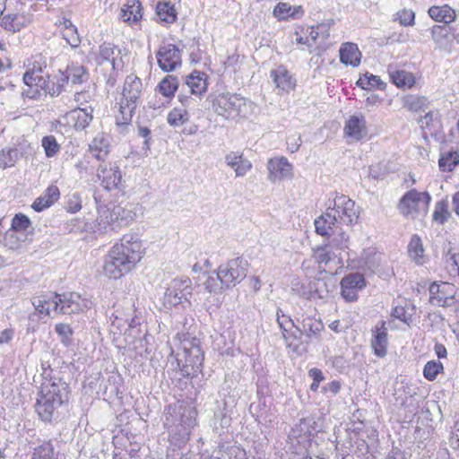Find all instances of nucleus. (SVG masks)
Returning a JSON list of instances; mask_svg holds the SVG:
<instances>
[{"instance_id":"f257e3e1","label":"nucleus","mask_w":459,"mask_h":459,"mask_svg":"<svg viewBox=\"0 0 459 459\" xmlns=\"http://www.w3.org/2000/svg\"><path fill=\"white\" fill-rule=\"evenodd\" d=\"M142 243L133 236H124L106 256L103 271L111 279L129 273L142 259Z\"/></svg>"},{"instance_id":"f03ea898","label":"nucleus","mask_w":459,"mask_h":459,"mask_svg":"<svg viewBox=\"0 0 459 459\" xmlns=\"http://www.w3.org/2000/svg\"><path fill=\"white\" fill-rule=\"evenodd\" d=\"M68 385L60 378L46 379L41 384V390L36 403V411L45 422L55 419L56 411L68 402Z\"/></svg>"},{"instance_id":"7ed1b4c3","label":"nucleus","mask_w":459,"mask_h":459,"mask_svg":"<svg viewBox=\"0 0 459 459\" xmlns=\"http://www.w3.org/2000/svg\"><path fill=\"white\" fill-rule=\"evenodd\" d=\"M179 350L177 352L176 360L183 377H194L202 371L204 359L201 342L196 337L189 334H182Z\"/></svg>"},{"instance_id":"20e7f679","label":"nucleus","mask_w":459,"mask_h":459,"mask_svg":"<svg viewBox=\"0 0 459 459\" xmlns=\"http://www.w3.org/2000/svg\"><path fill=\"white\" fill-rule=\"evenodd\" d=\"M48 300V318L53 317L52 314L71 315L82 312L91 306V302L87 299L82 298L76 292H65L62 294L56 292L44 293Z\"/></svg>"},{"instance_id":"39448f33","label":"nucleus","mask_w":459,"mask_h":459,"mask_svg":"<svg viewBox=\"0 0 459 459\" xmlns=\"http://www.w3.org/2000/svg\"><path fill=\"white\" fill-rule=\"evenodd\" d=\"M164 427L191 429L195 425V411L186 405H169L165 410Z\"/></svg>"},{"instance_id":"423d86ee","label":"nucleus","mask_w":459,"mask_h":459,"mask_svg":"<svg viewBox=\"0 0 459 459\" xmlns=\"http://www.w3.org/2000/svg\"><path fill=\"white\" fill-rule=\"evenodd\" d=\"M247 267V262L242 257L231 259L218 267L227 289L235 287L246 278Z\"/></svg>"},{"instance_id":"0eeeda50","label":"nucleus","mask_w":459,"mask_h":459,"mask_svg":"<svg viewBox=\"0 0 459 459\" xmlns=\"http://www.w3.org/2000/svg\"><path fill=\"white\" fill-rule=\"evenodd\" d=\"M328 210L338 219V223L352 225L358 222L359 212L355 202L344 195H336L333 206H329Z\"/></svg>"},{"instance_id":"6e6552de","label":"nucleus","mask_w":459,"mask_h":459,"mask_svg":"<svg viewBox=\"0 0 459 459\" xmlns=\"http://www.w3.org/2000/svg\"><path fill=\"white\" fill-rule=\"evenodd\" d=\"M431 201L428 192L411 189L406 192L398 204V209L403 216H409L420 209L427 210Z\"/></svg>"},{"instance_id":"1a4fd4ad","label":"nucleus","mask_w":459,"mask_h":459,"mask_svg":"<svg viewBox=\"0 0 459 459\" xmlns=\"http://www.w3.org/2000/svg\"><path fill=\"white\" fill-rule=\"evenodd\" d=\"M244 105V98L238 94L221 93L212 100L214 112L225 118L238 115Z\"/></svg>"},{"instance_id":"9d476101","label":"nucleus","mask_w":459,"mask_h":459,"mask_svg":"<svg viewBox=\"0 0 459 459\" xmlns=\"http://www.w3.org/2000/svg\"><path fill=\"white\" fill-rule=\"evenodd\" d=\"M191 285V281L188 278L173 279L164 293V303L177 306L184 299L187 300V297L192 294Z\"/></svg>"},{"instance_id":"9b49d317","label":"nucleus","mask_w":459,"mask_h":459,"mask_svg":"<svg viewBox=\"0 0 459 459\" xmlns=\"http://www.w3.org/2000/svg\"><path fill=\"white\" fill-rule=\"evenodd\" d=\"M30 302L34 310L28 315L27 333L37 332L40 323H46L48 319V300H46L44 293L32 296Z\"/></svg>"},{"instance_id":"f8f14e48","label":"nucleus","mask_w":459,"mask_h":459,"mask_svg":"<svg viewBox=\"0 0 459 459\" xmlns=\"http://www.w3.org/2000/svg\"><path fill=\"white\" fill-rule=\"evenodd\" d=\"M156 58L159 67L167 73L176 70L182 64L180 49L171 43L160 46Z\"/></svg>"},{"instance_id":"ddd939ff","label":"nucleus","mask_w":459,"mask_h":459,"mask_svg":"<svg viewBox=\"0 0 459 459\" xmlns=\"http://www.w3.org/2000/svg\"><path fill=\"white\" fill-rule=\"evenodd\" d=\"M97 178L107 191L119 189L122 175L119 167L112 163H102L97 169Z\"/></svg>"},{"instance_id":"4468645a","label":"nucleus","mask_w":459,"mask_h":459,"mask_svg":"<svg viewBox=\"0 0 459 459\" xmlns=\"http://www.w3.org/2000/svg\"><path fill=\"white\" fill-rule=\"evenodd\" d=\"M108 213L106 216L107 222L112 230H118L121 228L127 227L136 216L131 205H115Z\"/></svg>"},{"instance_id":"2eb2a0df","label":"nucleus","mask_w":459,"mask_h":459,"mask_svg":"<svg viewBox=\"0 0 459 459\" xmlns=\"http://www.w3.org/2000/svg\"><path fill=\"white\" fill-rule=\"evenodd\" d=\"M142 85L141 79L133 74L128 75L125 80L122 101L130 105L131 108H136L137 100L142 92Z\"/></svg>"},{"instance_id":"dca6fc26","label":"nucleus","mask_w":459,"mask_h":459,"mask_svg":"<svg viewBox=\"0 0 459 459\" xmlns=\"http://www.w3.org/2000/svg\"><path fill=\"white\" fill-rule=\"evenodd\" d=\"M385 325V321H381L372 331L371 348L379 358H384L387 353L388 333Z\"/></svg>"},{"instance_id":"f3484780","label":"nucleus","mask_w":459,"mask_h":459,"mask_svg":"<svg viewBox=\"0 0 459 459\" xmlns=\"http://www.w3.org/2000/svg\"><path fill=\"white\" fill-rule=\"evenodd\" d=\"M269 179L281 180L292 176V165L285 157L271 159L268 161Z\"/></svg>"},{"instance_id":"a211bd4d","label":"nucleus","mask_w":459,"mask_h":459,"mask_svg":"<svg viewBox=\"0 0 459 459\" xmlns=\"http://www.w3.org/2000/svg\"><path fill=\"white\" fill-rule=\"evenodd\" d=\"M344 133L347 136L357 141L367 135V121L362 115H353L346 122Z\"/></svg>"},{"instance_id":"6ab92c4d","label":"nucleus","mask_w":459,"mask_h":459,"mask_svg":"<svg viewBox=\"0 0 459 459\" xmlns=\"http://www.w3.org/2000/svg\"><path fill=\"white\" fill-rule=\"evenodd\" d=\"M276 88L281 91L289 92L296 85V80L283 65H280L270 73Z\"/></svg>"},{"instance_id":"aec40b11","label":"nucleus","mask_w":459,"mask_h":459,"mask_svg":"<svg viewBox=\"0 0 459 459\" xmlns=\"http://www.w3.org/2000/svg\"><path fill=\"white\" fill-rule=\"evenodd\" d=\"M207 74L204 72L195 70L185 78L186 85L191 94L202 95L207 91Z\"/></svg>"},{"instance_id":"412c9836","label":"nucleus","mask_w":459,"mask_h":459,"mask_svg":"<svg viewBox=\"0 0 459 459\" xmlns=\"http://www.w3.org/2000/svg\"><path fill=\"white\" fill-rule=\"evenodd\" d=\"M338 219L327 209L325 214L315 220L316 232L321 236H330L334 233V228L338 229Z\"/></svg>"},{"instance_id":"4be33fe9","label":"nucleus","mask_w":459,"mask_h":459,"mask_svg":"<svg viewBox=\"0 0 459 459\" xmlns=\"http://www.w3.org/2000/svg\"><path fill=\"white\" fill-rule=\"evenodd\" d=\"M340 61L343 65L357 67L360 64L361 53L356 44L346 42L340 48Z\"/></svg>"},{"instance_id":"5701e85b","label":"nucleus","mask_w":459,"mask_h":459,"mask_svg":"<svg viewBox=\"0 0 459 459\" xmlns=\"http://www.w3.org/2000/svg\"><path fill=\"white\" fill-rule=\"evenodd\" d=\"M60 192L56 186H49L44 193L39 196L32 204L31 207L36 212H42L50 207L56 201L59 199Z\"/></svg>"},{"instance_id":"b1692460","label":"nucleus","mask_w":459,"mask_h":459,"mask_svg":"<svg viewBox=\"0 0 459 459\" xmlns=\"http://www.w3.org/2000/svg\"><path fill=\"white\" fill-rule=\"evenodd\" d=\"M225 162L235 170L237 177L245 176L252 167L251 162L245 159L242 154L234 152L226 155Z\"/></svg>"},{"instance_id":"393cba45","label":"nucleus","mask_w":459,"mask_h":459,"mask_svg":"<svg viewBox=\"0 0 459 459\" xmlns=\"http://www.w3.org/2000/svg\"><path fill=\"white\" fill-rule=\"evenodd\" d=\"M452 288V286L448 283L443 282L442 285H439L436 282H433L429 286V302L432 305L438 307H446L447 306L448 296L446 295L447 290Z\"/></svg>"},{"instance_id":"a878e982","label":"nucleus","mask_w":459,"mask_h":459,"mask_svg":"<svg viewBox=\"0 0 459 459\" xmlns=\"http://www.w3.org/2000/svg\"><path fill=\"white\" fill-rule=\"evenodd\" d=\"M47 91L51 97L58 96L67 84V78L65 74L59 70L56 74L48 75Z\"/></svg>"},{"instance_id":"bb28decb","label":"nucleus","mask_w":459,"mask_h":459,"mask_svg":"<svg viewBox=\"0 0 459 459\" xmlns=\"http://www.w3.org/2000/svg\"><path fill=\"white\" fill-rule=\"evenodd\" d=\"M120 17L126 22H136L142 18V4L139 0L128 2L120 10Z\"/></svg>"},{"instance_id":"cd10ccee","label":"nucleus","mask_w":459,"mask_h":459,"mask_svg":"<svg viewBox=\"0 0 459 459\" xmlns=\"http://www.w3.org/2000/svg\"><path fill=\"white\" fill-rule=\"evenodd\" d=\"M169 431V441L176 448H182L189 440L191 429L165 427Z\"/></svg>"},{"instance_id":"c85d7f7f","label":"nucleus","mask_w":459,"mask_h":459,"mask_svg":"<svg viewBox=\"0 0 459 459\" xmlns=\"http://www.w3.org/2000/svg\"><path fill=\"white\" fill-rule=\"evenodd\" d=\"M429 14L433 20L445 24H449L455 19V11L447 4L430 7Z\"/></svg>"},{"instance_id":"c756f323","label":"nucleus","mask_w":459,"mask_h":459,"mask_svg":"<svg viewBox=\"0 0 459 459\" xmlns=\"http://www.w3.org/2000/svg\"><path fill=\"white\" fill-rule=\"evenodd\" d=\"M390 79L397 87H411L415 83L414 76L405 70L388 68Z\"/></svg>"},{"instance_id":"7c9ffc66","label":"nucleus","mask_w":459,"mask_h":459,"mask_svg":"<svg viewBox=\"0 0 459 459\" xmlns=\"http://www.w3.org/2000/svg\"><path fill=\"white\" fill-rule=\"evenodd\" d=\"M89 149L92 156L100 161H105L109 153V144L102 136L95 137Z\"/></svg>"},{"instance_id":"2f4dec72","label":"nucleus","mask_w":459,"mask_h":459,"mask_svg":"<svg viewBox=\"0 0 459 459\" xmlns=\"http://www.w3.org/2000/svg\"><path fill=\"white\" fill-rule=\"evenodd\" d=\"M452 217L447 199L437 202L432 214V220L439 225H444Z\"/></svg>"},{"instance_id":"473e14b6","label":"nucleus","mask_w":459,"mask_h":459,"mask_svg":"<svg viewBox=\"0 0 459 459\" xmlns=\"http://www.w3.org/2000/svg\"><path fill=\"white\" fill-rule=\"evenodd\" d=\"M156 14L161 22L173 23L177 20V12L170 2H159L156 6Z\"/></svg>"},{"instance_id":"72a5a7b5","label":"nucleus","mask_w":459,"mask_h":459,"mask_svg":"<svg viewBox=\"0 0 459 459\" xmlns=\"http://www.w3.org/2000/svg\"><path fill=\"white\" fill-rule=\"evenodd\" d=\"M64 73L65 74L67 82L70 80L73 84H81L86 82L89 78V73L82 65L68 66Z\"/></svg>"},{"instance_id":"f704fd0d","label":"nucleus","mask_w":459,"mask_h":459,"mask_svg":"<svg viewBox=\"0 0 459 459\" xmlns=\"http://www.w3.org/2000/svg\"><path fill=\"white\" fill-rule=\"evenodd\" d=\"M179 86L178 78L174 75L165 76L157 85V91L163 96L171 98L174 96Z\"/></svg>"},{"instance_id":"c9c22d12","label":"nucleus","mask_w":459,"mask_h":459,"mask_svg":"<svg viewBox=\"0 0 459 459\" xmlns=\"http://www.w3.org/2000/svg\"><path fill=\"white\" fill-rule=\"evenodd\" d=\"M356 84L364 90L379 89L384 90L385 83L380 79L379 76L374 75L369 73H365L357 81Z\"/></svg>"},{"instance_id":"e433bc0d","label":"nucleus","mask_w":459,"mask_h":459,"mask_svg":"<svg viewBox=\"0 0 459 459\" xmlns=\"http://www.w3.org/2000/svg\"><path fill=\"white\" fill-rule=\"evenodd\" d=\"M0 25L7 31L17 32L24 27V17L17 13L4 15Z\"/></svg>"},{"instance_id":"4c0bfd02","label":"nucleus","mask_w":459,"mask_h":459,"mask_svg":"<svg viewBox=\"0 0 459 459\" xmlns=\"http://www.w3.org/2000/svg\"><path fill=\"white\" fill-rule=\"evenodd\" d=\"M204 286L207 291L214 294L221 293L227 289L218 269L212 274L206 276Z\"/></svg>"},{"instance_id":"58836bf2","label":"nucleus","mask_w":459,"mask_h":459,"mask_svg":"<svg viewBox=\"0 0 459 459\" xmlns=\"http://www.w3.org/2000/svg\"><path fill=\"white\" fill-rule=\"evenodd\" d=\"M408 253L410 257L413 259L418 264H423L424 248L422 241L418 235H413L408 245Z\"/></svg>"},{"instance_id":"ea45409f","label":"nucleus","mask_w":459,"mask_h":459,"mask_svg":"<svg viewBox=\"0 0 459 459\" xmlns=\"http://www.w3.org/2000/svg\"><path fill=\"white\" fill-rule=\"evenodd\" d=\"M20 157L21 153L15 147L3 149L0 151V168L5 169L13 167Z\"/></svg>"},{"instance_id":"a19ab883","label":"nucleus","mask_w":459,"mask_h":459,"mask_svg":"<svg viewBox=\"0 0 459 459\" xmlns=\"http://www.w3.org/2000/svg\"><path fill=\"white\" fill-rule=\"evenodd\" d=\"M459 165V153L457 152H447L441 154L438 160V166L441 171L450 172Z\"/></svg>"},{"instance_id":"79ce46f5","label":"nucleus","mask_w":459,"mask_h":459,"mask_svg":"<svg viewBox=\"0 0 459 459\" xmlns=\"http://www.w3.org/2000/svg\"><path fill=\"white\" fill-rule=\"evenodd\" d=\"M31 459H55V448L51 440L43 441L34 448Z\"/></svg>"},{"instance_id":"37998d69","label":"nucleus","mask_w":459,"mask_h":459,"mask_svg":"<svg viewBox=\"0 0 459 459\" xmlns=\"http://www.w3.org/2000/svg\"><path fill=\"white\" fill-rule=\"evenodd\" d=\"M55 332L65 347H69L73 343L74 330L70 325L58 323L55 325Z\"/></svg>"},{"instance_id":"c03bdc74","label":"nucleus","mask_w":459,"mask_h":459,"mask_svg":"<svg viewBox=\"0 0 459 459\" xmlns=\"http://www.w3.org/2000/svg\"><path fill=\"white\" fill-rule=\"evenodd\" d=\"M341 286L346 289L361 290L366 286L365 278L362 274L355 273L344 276L341 281Z\"/></svg>"},{"instance_id":"a18cd8bd","label":"nucleus","mask_w":459,"mask_h":459,"mask_svg":"<svg viewBox=\"0 0 459 459\" xmlns=\"http://www.w3.org/2000/svg\"><path fill=\"white\" fill-rule=\"evenodd\" d=\"M428 105L429 101L427 98L423 96L410 95L404 99V107L411 111H426Z\"/></svg>"},{"instance_id":"49530a36","label":"nucleus","mask_w":459,"mask_h":459,"mask_svg":"<svg viewBox=\"0 0 459 459\" xmlns=\"http://www.w3.org/2000/svg\"><path fill=\"white\" fill-rule=\"evenodd\" d=\"M302 327L303 333L309 338L316 336L324 329L321 321L310 317H307L303 320Z\"/></svg>"},{"instance_id":"de8ad7c7","label":"nucleus","mask_w":459,"mask_h":459,"mask_svg":"<svg viewBox=\"0 0 459 459\" xmlns=\"http://www.w3.org/2000/svg\"><path fill=\"white\" fill-rule=\"evenodd\" d=\"M277 323L279 325L280 329L282 332V337L284 340H289L290 337H287V333L295 327V325L292 319L286 316L281 308L277 309Z\"/></svg>"},{"instance_id":"09e8293b","label":"nucleus","mask_w":459,"mask_h":459,"mask_svg":"<svg viewBox=\"0 0 459 459\" xmlns=\"http://www.w3.org/2000/svg\"><path fill=\"white\" fill-rule=\"evenodd\" d=\"M443 369V364L439 360H429L424 366L423 376L429 381H434Z\"/></svg>"},{"instance_id":"8fccbe9b","label":"nucleus","mask_w":459,"mask_h":459,"mask_svg":"<svg viewBox=\"0 0 459 459\" xmlns=\"http://www.w3.org/2000/svg\"><path fill=\"white\" fill-rule=\"evenodd\" d=\"M298 9H300V6L292 7L288 3L281 2L275 6L273 10V15L279 20L294 17L296 14V10Z\"/></svg>"},{"instance_id":"3c124183","label":"nucleus","mask_w":459,"mask_h":459,"mask_svg":"<svg viewBox=\"0 0 459 459\" xmlns=\"http://www.w3.org/2000/svg\"><path fill=\"white\" fill-rule=\"evenodd\" d=\"M168 123L172 126H179L188 120V113L186 109L173 108L168 115Z\"/></svg>"},{"instance_id":"603ef678","label":"nucleus","mask_w":459,"mask_h":459,"mask_svg":"<svg viewBox=\"0 0 459 459\" xmlns=\"http://www.w3.org/2000/svg\"><path fill=\"white\" fill-rule=\"evenodd\" d=\"M333 237L327 244L330 248L336 250H343L348 247L349 237L342 231L332 233Z\"/></svg>"},{"instance_id":"864d4df0","label":"nucleus","mask_w":459,"mask_h":459,"mask_svg":"<svg viewBox=\"0 0 459 459\" xmlns=\"http://www.w3.org/2000/svg\"><path fill=\"white\" fill-rule=\"evenodd\" d=\"M42 147L45 150L46 156L50 158L54 157L60 150V145L57 143L56 139L53 135H47L42 138Z\"/></svg>"},{"instance_id":"5fc2aeb1","label":"nucleus","mask_w":459,"mask_h":459,"mask_svg":"<svg viewBox=\"0 0 459 459\" xmlns=\"http://www.w3.org/2000/svg\"><path fill=\"white\" fill-rule=\"evenodd\" d=\"M31 227L30 220L22 213H17L12 220L11 229L13 231H27Z\"/></svg>"},{"instance_id":"6e6d98bb","label":"nucleus","mask_w":459,"mask_h":459,"mask_svg":"<svg viewBox=\"0 0 459 459\" xmlns=\"http://www.w3.org/2000/svg\"><path fill=\"white\" fill-rule=\"evenodd\" d=\"M328 248H330L328 245L316 248L315 258L317 263L326 264L336 256L335 253Z\"/></svg>"},{"instance_id":"4d7b16f0","label":"nucleus","mask_w":459,"mask_h":459,"mask_svg":"<svg viewBox=\"0 0 459 459\" xmlns=\"http://www.w3.org/2000/svg\"><path fill=\"white\" fill-rule=\"evenodd\" d=\"M450 35V27L445 25H436L431 30V36L435 42L442 44Z\"/></svg>"},{"instance_id":"13d9d810","label":"nucleus","mask_w":459,"mask_h":459,"mask_svg":"<svg viewBox=\"0 0 459 459\" xmlns=\"http://www.w3.org/2000/svg\"><path fill=\"white\" fill-rule=\"evenodd\" d=\"M135 108H131L130 105L125 104L124 101H121L120 104V113L122 117H117V125H128L132 119L133 112Z\"/></svg>"},{"instance_id":"bf43d9fd","label":"nucleus","mask_w":459,"mask_h":459,"mask_svg":"<svg viewBox=\"0 0 459 459\" xmlns=\"http://www.w3.org/2000/svg\"><path fill=\"white\" fill-rule=\"evenodd\" d=\"M135 108H131L130 105L125 104L124 101H121L120 104V113L122 117H117V125H128L132 119L133 112Z\"/></svg>"},{"instance_id":"052dcab7","label":"nucleus","mask_w":459,"mask_h":459,"mask_svg":"<svg viewBox=\"0 0 459 459\" xmlns=\"http://www.w3.org/2000/svg\"><path fill=\"white\" fill-rule=\"evenodd\" d=\"M63 38L72 48H77L81 43L76 27L70 28L68 30H64Z\"/></svg>"},{"instance_id":"680f3d73","label":"nucleus","mask_w":459,"mask_h":459,"mask_svg":"<svg viewBox=\"0 0 459 459\" xmlns=\"http://www.w3.org/2000/svg\"><path fill=\"white\" fill-rule=\"evenodd\" d=\"M92 118L91 113H88L86 108H80L74 126L77 129H84L90 125Z\"/></svg>"},{"instance_id":"e2e57ef3","label":"nucleus","mask_w":459,"mask_h":459,"mask_svg":"<svg viewBox=\"0 0 459 459\" xmlns=\"http://www.w3.org/2000/svg\"><path fill=\"white\" fill-rule=\"evenodd\" d=\"M114 51L115 48L111 43L104 42L100 47V57L106 61L111 60L113 67L115 66Z\"/></svg>"},{"instance_id":"0e129e2a","label":"nucleus","mask_w":459,"mask_h":459,"mask_svg":"<svg viewBox=\"0 0 459 459\" xmlns=\"http://www.w3.org/2000/svg\"><path fill=\"white\" fill-rule=\"evenodd\" d=\"M399 22L403 26H412L414 24L415 13L411 10L403 9L396 13Z\"/></svg>"},{"instance_id":"69168bd1","label":"nucleus","mask_w":459,"mask_h":459,"mask_svg":"<svg viewBox=\"0 0 459 459\" xmlns=\"http://www.w3.org/2000/svg\"><path fill=\"white\" fill-rule=\"evenodd\" d=\"M82 209V199L78 193H74L71 195L66 204V210L68 212L75 213Z\"/></svg>"},{"instance_id":"338daca9","label":"nucleus","mask_w":459,"mask_h":459,"mask_svg":"<svg viewBox=\"0 0 459 459\" xmlns=\"http://www.w3.org/2000/svg\"><path fill=\"white\" fill-rule=\"evenodd\" d=\"M48 76L44 78L43 76L39 75V78L37 79V82L34 86H36V90L32 91V89H29L27 91H24L23 94H25L28 98L33 99L36 98V96L39 93V89H41L43 91H47V81Z\"/></svg>"},{"instance_id":"774afa93","label":"nucleus","mask_w":459,"mask_h":459,"mask_svg":"<svg viewBox=\"0 0 459 459\" xmlns=\"http://www.w3.org/2000/svg\"><path fill=\"white\" fill-rule=\"evenodd\" d=\"M302 334H304L302 329L295 325L294 330H290L287 333V337H290L289 340H285L287 346L290 348L293 347V349L296 350L298 347V343L296 342L298 339L301 338Z\"/></svg>"}]
</instances>
